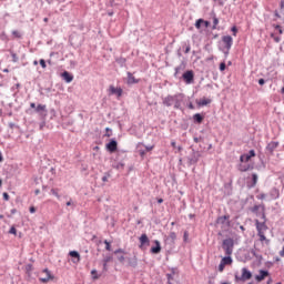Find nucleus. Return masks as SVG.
I'll use <instances>...</instances> for the list:
<instances>
[{
	"instance_id": "62",
	"label": "nucleus",
	"mask_w": 284,
	"mask_h": 284,
	"mask_svg": "<svg viewBox=\"0 0 284 284\" xmlns=\"http://www.w3.org/2000/svg\"><path fill=\"white\" fill-rule=\"evenodd\" d=\"M231 32L233 37H236L239 34V28L236 26L231 27Z\"/></svg>"
},
{
	"instance_id": "33",
	"label": "nucleus",
	"mask_w": 284,
	"mask_h": 284,
	"mask_svg": "<svg viewBox=\"0 0 284 284\" xmlns=\"http://www.w3.org/2000/svg\"><path fill=\"white\" fill-rule=\"evenodd\" d=\"M114 61L118 63V65H120V68H125L128 65V59L123 57H115Z\"/></svg>"
},
{
	"instance_id": "10",
	"label": "nucleus",
	"mask_w": 284,
	"mask_h": 284,
	"mask_svg": "<svg viewBox=\"0 0 284 284\" xmlns=\"http://www.w3.org/2000/svg\"><path fill=\"white\" fill-rule=\"evenodd\" d=\"M183 99H185L184 93H175L174 94V100H173L174 110H180L181 112H184L185 109H183V105H181L183 103Z\"/></svg>"
},
{
	"instance_id": "19",
	"label": "nucleus",
	"mask_w": 284,
	"mask_h": 284,
	"mask_svg": "<svg viewBox=\"0 0 284 284\" xmlns=\"http://www.w3.org/2000/svg\"><path fill=\"white\" fill-rule=\"evenodd\" d=\"M260 274L255 275V281L256 283H262V281H265V278H267V276H270V271L265 270V268H261Z\"/></svg>"
},
{
	"instance_id": "12",
	"label": "nucleus",
	"mask_w": 284,
	"mask_h": 284,
	"mask_svg": "<svg viewBox=\"0 0 284 284\" xmlns=\"http://www.w3.org/2000/svg\"><path fill=\"white\" fill-rule=\"evenodd\" d=\"M109 97H116L118 101L123 97V88L111 84L108 89Z\"/></svg>"
},
{
	"instance_id": "24",
	"label": "nucleus",
	"mask_w": 284,
	"mask_h": 284,
	"mask_svg": "<svg viewBox=\"0 0 284 284\" xmlns=\"http://www.w3.org/2000/svg\"><path fill=\"white\" fill-rule=\"evenodd\" d=\"M162 105H164V108H172V105H174V95L169 94L162 98Z\"/></svg>"
},
{
	"instance_id": "7",
	"label": "nucleus",
	"mask_w": 284,
	"mask_h": 284,
	"mask_svg": "<svg viewBox=\"0 0 284 284\" xmlns=\"http://www.w3.org/2000/svg\"><path fill=\"white\" fill-rule=\"evenodd\" d=\"M222 192L224 196H232L234 194V180L232 178H229V181L223 183Z\"/></svg>"
},
{
	"instance_id": "63",
	"label": "nucleus",
	"mask_w": 284,
	"mask_h": 284,
	"mask_svg": "<svg viewBox=\"0 0 284 284\" xmlns=\"http://www.w3.org/2000/svg\"><path fill=\"white\" fill-rule=\"evenodd\" d=\"M103 136H106V138H110V136H112V129L111 128H105V133H104V135Z\"/></svg>"
},
{
	"instance_id": "21",
	"label": "nucleus",
	"mask_w": 284,
	"mask_h": 284,
	"mask_svg": "<svg viewBox=\"0 0 284 284\" xmlns=\"http://www.w3.org/2000/svg\"><path fill=\"white\" fill-rule=\"evenodd\" d=\"M153 244L154 245L150 248V254H161V250H163V247L161 246V241L154 240Z\"/></svg>"
},
{
	"instance_id": "17",
	"label": "nucleus",
	"mask_w": 284,
	"mask_h": 284,
	"mask_svg": "<svg viewBox=\"0 0 284 284\" xmlns=\"http://www.w3.org/2000/svg\"><path fill=\"white\" fill-rule=\"evenodd\" d=\"M185 68H187V62L185 60H182L180 65L175 67V71H174V79H180L181 77V72H183V70H185Z\"/></svg>"
},
{
	"instance_id": "15",
	"label": "nucleus",
	"mask_w": 284,
	"mask_h": 284,
	"mask_svg": "<svg viewBox=\"0 0 284 284\" xmlns=\"http://www.w3.org/2000/svg\"><path fill=\"white\" fill-rule=\"evenodd\" d=\"M215 225H225L226 227H232V221H230V214L217 216L215 220Z\"/></svg>"
},
{
	"instance_id": "42",
	"label": "nucleus",
	"mask_w": 284,
	"mask_h": 284,
	"mask_svg": "<svg viewBox=\"0 0 284 284\" xmlns=\"http://www.w3.org/2000/svg\"><path fill=\"white\" fill-rule=\"evenodd\" d=\"M164 243L165 245H170V247H174V245H176V242L172 241L168 235L164 236Z\"/></svg>"
},
{
	"instance_id": "30",
	"label": "nucleus",
	"mask_w": 284,
	"mask_h": 284,
	"mask_svg": "<svg viewBox=\"0 0 284 284\" xmlns=\"http://www.w3.org/2000/svg\"><path fill=\"white\" fill-rule=\"evenodd\" d=\"M55 178H57V169H54V166H51L49 169V174H47V179H49V185H52V183H54Z\"/></svg>"
},
{
	"instance_id": "32",
	"label": "nucleus",
	"mask_w": 284,
	"mask_h": 284,
	"mask_svg": "<svg viewBox=\"0 0 284 284\" xmlns=\"http://www.w3.org/2000/svg\"><path fill=\"white\" fill-rule=\"evenodd\" d=\"M270 196L273 201H276L277 199H280L281 197V191L278 190V187L274 186L273 189H271Z\"/></svg>"
},
{
	"instance_id": "41",
	"label": "nucleus",
	"mask_w": 284,
	"mask_h": 284,
	"mask_svg": "<svg viewBox=\"0 0 284 284\" xmlns=\"http://www.w3.org/2000/svg\"><path fill=\"white\" fill-rule=\"evenodd\" d=\"M73 28H75L80 32H83V30H85V24L83 23V21H78L75 24H73Z\"/></svg>"
},
{
	"instance_id": "35",
	"label": "nucleus",
	"mask_w": 284,
	"mask_h": 284,
	"mask_svg": "<svg viewBox=\"0 0 284 284\" xmlns=\"http://www.w3.org/2000/svg\"><path fill=\"white\" fill-rule=\"evenodd\" d=\"M251 254L257 260V265H261V263H263V255L256 253V246H254V248H251Z\"/></svg>"
},
{
	"instance_id": "58",
	"label": "nucleus",
	"mask_w": 284,
	"mask_h": 284,
	"mask_svg": "<svg viewBox=\"0 0 284 284\" xmlns=\"http://www.w3.org/2000/svg\"><path fill=\"white\" fill-rule=\"evenodd\" d=\"M172 281H174V275L166 273V284H172Z\"/></svg>"
},
{
	"instance_id": "37",
	"label": "nucleus",
	"mask_w": 284,
	"mask_h": 284,
	"mask_svg": "<svg viewBox=\"0 0 284 284\" xmlns=\"http://www.w3.org/2000/svg\"><path fill=\"white\" fill-rule=\"evenodd\" d=\"M70 41V44L73 47V48H81V45H83V38H81L79 40V42L74 41V36L70 37L69 39Z\"/></svg>"
},
{
	"instance_id": "18",
	"label": "nucleus",
	"mask_w": 284,
	"mask_h": 284,
	"mask_svg": "<svg viewBox=\"0 0 284 284\" xmlns=\"http://www.w3.org/2000/svg\"><path fill=\"white\" fill-rule=\"evenodd\" d=\"M236 170L239 172H250V170H256V166H254V164L252 163H246V164L239 163L236 164Z\"/></svg>"
},
{
	"instance_id": "45",
	"label": "nucleus",
	"mask_w": 284,
	"mask_h": 284,
	"mask_svg": "<svg viewBox=\"0 0 284 284\" xmlns=\"http://www.w3.org/2000/svg\"><path fill=\"white\" fill-rule=\"evenodd\" d=\"M0 41H4V43H8V41H10V38L8 37V34L6 33V31H2L0 33Z\"/></svg>"
},
{
	"instance_id": "16",
	"label": "nucleus",
	"mask_w": 284,
	"mask_h": 284,
	"mask_svg": "<svg viewBox=\"0 0 284 284\" xmlns=\"http://www.w3.org/2000/svg\"><path fill=\"white\" fill-rule=\"evenodd\" d=\"M43 274H45V277H39L40 283H48L49 281H54V274L50 271V268L45 267L42 270Z\"/></svg>"
},
{
	"instance_id": "57",
	"label": "nucleus",
	"mask_w": 284,
	"mask_h": 284,
	"mask_svg": "<svg viewBox=\"0 0 284 284\" xmlns=\"http://www.w3.org/2000/svg\"><path fill=\"white\" fill-rule=\"evenodd\" d=\"M257 236L260 237V241L263 243L264 241H267V237L265 236V232L257 231Z\"/></svg>"
},
{
	"instance_id": "27",
	"label": "nucleus",
	"mask_w": 284,
	"mask_h": 284,
	"mask_svg": "<svg viewBox=\"0 0 284 284\" xmlns=\"http://www.w3.org/2000/svg\"><path fill=\"white\" fill-rule=\"evenodd\" d=\"M126 77H128V80H126V83L129 85H136V83H141V79H136L132 72H126Z\"/></svg>"
},
{
	"instance_id": "20",
	"label": "nucleus",
	"mask_w": 284,
	"mask_h": 284,
	"mask_svg": "<svg viewBox=\"0 0 284 284\" xmlns=\"http://www.w3.org/2000/svg\"><path fill=\"white\" fill-rule=\"evenodd\" d=\"M257 183H258V174L252 173L251 174V181L246 182L247 190L254 189V186L257 185Z\"/></svg>"
},
{
	"instance_id": "31",
	"label": "nucleus",
	"mask_w": 284,
	"mask_h": 284,
	"mask_svg": "<svg viewBox=\"0 0 284 284\" xmlns=\"http://www.w3.org/2000/svg\"><path fill=\"white\" fill-rule=\"evenodd\" d=\"M181 50H183L184 54H190V51L192 50V44L190 43V40H185L181 42Z\"/></svg>"
},
{
	"instance_id": "43",
	"label": "nucleus",
	"mask_w": 284,
	"mask_h": 284,
	"mask_svg": "<svg viewBox=\"0 0 284 284\" xmlns=\"http://www.w3.org/2000/svg\"><path fill=\"white\" fill-rule=\"evenodd\" d=\"M21 88V83H16L14 85H12L10 88L11 92H13V94H19V89Z\"/></svg>"
},
{
	"instance_id": "64",
	"label": "nucleus",
	"mask_w": 284,
	"mask_h": 284,
	"mask_svg": "<svg viewBox=\"0 0 284 284\" xmlns=\"http://www.w3.org/2000/svg\"><path fill=\"white\" fill-rule=\"evenodd\" d=\"M273 27L277 30L278 34H283V27H281V24H273Z\"/></svg>"
},
{
	"instance_id": "9",
	"label": "nucleus",
	"mask_w": 284,
	"mask_h": 284,
	"mask_svg": "<svg viewBox=\"0 0 284 284\" xmlns=\"http://www.w3.org/2000/svg\"><path fill=\"white\" fill-rule=\"evenodd\" d=\"M222 250L225 254H232L234 252V239L227 237L222 242Z\"/></svg>"
},
{
	"instance_id": "14",
	"label": "nucleus",
	"mask_w": 284,
	"mask_h": 284,
	"mask_svg": "<svg viewBox=\"0 0 284 284\" xmlns=\"http://www.w3.org/2000/svg\"><path fill=\"white\" fill-rule=\"evenodd\" d=\"M118 263H120V265H125V256L128 255V252H125V250L123 248H116L113 252Z\"/></svg>"
},
{
	"instance_id": "48",
	"label": "nucleus",
	"mask_w": 284,
	"mask_h": 284,
	"mask_svg": "<svg viewBox=\"0 0 284 284\" xmlns=\"http://www.w3.org/2000/svg\"><path fill=\"white\" fill-rule=\"evenodd\" d=\"M139 145H143L145 148V152H152V150H154V145H145L143 142H139L136 148H139Z\"/></svg>"
},
{
	"instance_id": "38",
	"label": "nucleus",
	"mask_w": 284,
	"mask_h": 284,
	"mask_svg": "<svg viewBox=\"0 0 284 284\" xmlns=\"http://www.w3.org/2000/svg\"><path fill=\"white\" fill-rule=\"evenodd\" d=\"M221 262L225 265H232V263H234V260L232 258V254H225V256L222 257Z\"/></svg>"
},
{
	"instance_id": "44",
	"label": "nucleus",
	"mask_w": 284,
	"mask_h": 284,
	"mask_svg": "<svg viewBox=\"0 0 284 284\" xmlns=\"http://www.w3.org/2000/svg\"><path fill=\"white\" fill-rule=\"evenodd\" d=\"M113 170H123L125 168L124 162H118L116 164H112Z\"/></svg>"
},
{
	"instance_id": "11",
	"label": "nucleus",
	"mask_w": 284,
	"mask_h": 284,
	"mask_svg": "<svg viewBox=\"0 0 284 284\" xmlns=\"http://www.w3.org/2000/svg\"><path fill=\"white\" fill-rule=\"evenodd\" d=\"M139 250H141L142 252H145V250L150 247V237L148 236L146 233H142L139 236Z\"/></svg>"
},
{
	"instance_id": "61",
	"label": "nucleus",
	"mask_w": 284,
	"mask_h": 284,
	"mask_svg": "<svg viewBox=\"0 0 284 284\" xmlns=\"http://www.w3.org/2000/svg\"><path fill=\"white\" fill-rule=\"evenodd\" d=\"M49 114H50V119H54L57 116V110H54V108L49 110Z\"/></svg>"
},
{
	"instance_id": "34",
	"label": "nucleus",
	"mask_w": 284,
	"mask_h": 284,
	"mask_svg": "<svg viewBox=\"0 0 284 284\" xmlns=\"http://www.w3.org/2000/svg\"><path fill=\"white\" fill-rule=\"evenodd\" d=\"M211 17L213 19L212 30H221V27H219V18L216 17V12L213 11Z\"/></svg>"
},
{
	"instance_id": "28",
	"label": "nucleus",
	"mask_w": 284,
	"mask_h": 284,
	"mask_svg": "<svg viewBox=\"0 0 284 284\" xmlns=\"http://www.w3.org/2000/svg\"><path fill=\"white\" fill-rule=\"evenodd\" d=\"M69 256L72 258V263H81V253L79 251H70Z\"/></svg>"
},
{
	"instance_id": "25",
	"label": "nucleus",
	"mask_w": 284,
	"mask_h": 284,
	"mask_svg": "<svg viewBox=\"0 0 284 284\" xmlns=\"http://www.w3.org/2000/svg\"><path fill=\"white\" fill-rule=\"evenodd\" d=\"M194 125H201L205 121V113H195L192 116Z\"/></svg>"
},
{
	"instance_id": "22",
	"label": "nucleus",
	"mask_w": 284,
	"mask_h": 284,
	"mask_svg": "<svg viewBox=\"0 0 284 284\" xmlns=\"http://www.w3.org/2000/svg\"><path fill=\"white\" fill-rule=\"evenodd\" d=\"M60 77L64 83H72V81H74V74L70 73L69 71L61 72Z\"/></svg>"
},
{
	"instance_id": "29",
	"label": "nucleus",
	"mask_w": 284,
	"mask_h": 284,
	"mask_svg": "<svg viewBox=\"0 0 284 284\" xmlns=\"http://www.w3.org/2000/svg\"><path fill=\"white\" fill-rule=\"evenodd\" d=\"M195 103H196L197 108H205V106L210 105V103H212V99L202 98L200 100H195Z\"/></svg>"
},
{
	"instance_id": "36",
	"label": "nucleus",
	"mask_w": 284,
	"mask_h": 284,
	"mask_svg": "<svg viewBox=\"0 0 284 284\" xmlns=\"http://www.w3.org/2000/svg\"><path fill=\"white\" fill-rule=\"evenodd\" d=\"M250 161H252V158L247 153H243L240 155V163H242V165L248 164Z\"/></svg>"
},
{
	"instance_id": "50",
	"label": "nucleus",
	"mask_w": 284,
	"mask_h": 284,
	"mask_svg": "<svg viewBox=\"0 0 284 284\" xmlns=\"http://www.w3.org/2000/svg\"><path fill=\"white\" fill-rule=\"evenodd\" d=\"M11 34L14 39H23V34H21V32H19L18 30H13Z\"/></svg>"
},
{
	"instance_id": "52",
	"label": "nucleus",
	"mask_w": 284,
	"mask_h": 284,
	"mask_svg": "<svg viewBox=\"0 0 284 284\" xmlns=\"http://www.w3.org/2000/svg\"><path fill=\"white\" fill-rule=\"evenodd\" d=\"M103 243L105 245L106 252H112V242L104 240Z\"/></svg>"
},
{
	"instance_id": "39",
	"label": "nucleus",
	"mask_w": 284,
	"mask_h": 284,
	"mask_svg": "<svg viewBox=\"0 0 284 284\" xmlns=\"http://www.w3.org/2000/svg\"><path fill=\"white\" fill-rule=\"evenodd\" d=\"M266 168H267V162L265 161H262L257 165H255V170H257V172H265Z\"/></svg>"
},
{
	"instance_id": "53",
	"label": "nucleus",
	"mask_w": 284,
	"mask_h": 284,
	"mask_svg": "<svg viewBox=\"0 0 284 284\" xmlns=\"http://www.w3.org/2000/svg\"><path fill=\"white\" fill-rule=\"evenodd\" d=\"M195 28L196 30H201V28H203V18H200L195 21Z\"/></svg>"
},
{
	"instance_id": "23",
	"label": "nucleus",
	"mask_w": 284,
	"mask_h": 284,
	"mask_svg": "<svg viewBox=\"0 0 284 284\" xmlns=\"http://www.w3.org/2000/svg\"><path fill=\"white\" fill-rule=\"evenodd\" d=\"M255 227L257 232H267V221L263 220V222L255 220Z\"/></svg>"
},
{
	"instance_id": "26",
	"label": "nucleus",
	"mask_w": 284,
	"mask_h": 284,
	"mask_svg": "<svg viewBox=\"0 0 284 284\" xmlns=\"http://www.w3.org/2000/svg\"><path fill=\"white\" fill-rule=\"evenodd\" d=\"M280 142L278 141H271L267 143L265 151L268 152V154H274V150H276V148H278Z\"/></svg>"
},
{
	"instance_id": "51",
	"label": "nucleus",
	"mask_w": 284,
	"mask_h": 284,
	"mask_svg": "<svg viewBox=\"0 0 284 284\" xmlns=\"http://www.w3.org/2000/svg\"><path fill=\"white\" fill-rule=\"evenodd\" d=\"M183 243H191L189 231H184V233H183Z\"/></svg>"
},
{
	"instance_id": "54",
	"label": "nucleus",
	"mask_w": 284,
	"mask_h": 284,
	"mask_svg": "<svg viewBox=\"0 0 284 284\" xmlns=\"http://www.w3.org/2000/svg\"><path fill=\"white\" fill-rule=\"evenodd\" d=\"M194 143H205V138L200 135V136H194L193 138Z\"/></svg>"
},
{
	"instance_id": "1",
	"label": "nucleus",
	"mask_w": 284,
	"mask_h": 284,
	"mask_svg": "<svg viewBox=\"0 0 284 284\" xmlns=\"http://www.w3.org/2000/svg\"><path fill=\"white\" fill-rule=\"evenodd\" d=\"M191 153L186 156V165L187 168H192V165H196L201 160V151L194 149V145L190 146Z\"/></svg>"
},
{
	"instance_id": "5",
	"label": "nucleus",
	"mask_w": 284,
	"mask_h": 284,
	"mask_svg": "<svg viewBox=\"0 0 284 284\" xmlns=\"http://www.w3.org/2000/svg\"><path fill=\"white\" fill-rule=\"evenodd\" d=\"M253 274L252 271L247 267L242 268V274L239 275V273H235V283H245V281H250L252 278Z\"/></svg>"
},
{
	"instance_id": "59",
	"label": "nucleus",
	"mask_w": 284,
	"mask_h": 284,
	"mask_svg": "<svg viewBox=\"0 0 284 284\" xmlns=\"http://www.w3.org/2000/svg\"><path fill=\"white\" fill-rule=\"evenodd\" d=\"M220 52H223L224 53V60L227 59V57H230V51L232 49H219Z\"/></svg>"
},
{
	"instance_id": "46",
	"label": "nucleus",
	"mask_w": 284,
	"mask_h": 284,
	"mask_svg": "<svg viewBox=\"0 0 284 284\" xmlns=\"http://www.w3.org/2000/svg\"><path fill=\"white\" fill-rule=\"evenodd\" d=\"M115 6H118L115 0L105 1V8H115Z\"/></svg>"
},
{
	"instance_id": "55",
	"label": "nucleus",
	"mask_w": 284,
	"mask_h": 284,
	"mask_svg": "<svg viewBox=\"0 0 284 284\" xmlns=\"http://www.w3.org/2000/svg\"><path fill=\"white\" fill-rule=\"evenodd\" d=\"M220 72H225L227 70V64L225 63V60H223L219 65Z\"/></svg>"
},
{
	"instance_id": "49",
	"label": "nucleus",
	"mask_w": 284,
	"mask_h": 284,
	"mask_svg": "<svg viewBox=\"0 0 284 284\" xmlns=\"http://www.w3.org/2000/svg\"><path fill=\"white\" fill-rule=\"evenodd\" d=\"M32 270H34V266H33L32 264L29 263V264L26 265V274H27L28 276L31 275Z\"/></svg>"
},
{
	"instance_id": "47",
	"label": "nucleus",
	"mask_w": 284,
	"mask_h": 284,
	"mask_svg": "<svg viewBox=\"0 0 284 284\" xmlns=\"http://www.w3.org/2000/svg\"><path fill=\"white\" fill-rule=\"evenodd\" d=\"M91 275H92L93 281H98V278H101V275H99V271H97V268H93L91 271Z\"/></svg>"
},
{
	"instance_id": "3",
	"label": "nucleus",
	"mask_w": 284,
	"mask_h": 284,
	"mask_svg": "<svg viewBox=\"0 0 284 284\" xmlns=\"http://www.w3.org/2000/svg\"><path fill=\"white\" fill-rule=\"evenodd\" d=\"M250 212H252V214H255L257 219H261L262 221H267V215L265 214V203L255 204L253 207L250 209Z\"/></svg>"
},
{
	"instance_id": "2",
	"label": "nucleus",
	"mask_w": 284,
	"mask_h": 284,
	"mask_svg": "<svg viewBox=\"0 0 284 284\" xmlns=\"http://www.w3.org/2000/svg\"><path fill=\"white\" fill-rule=\"evenodd\" d=\"M36 111H37V114H39L40 121H41L39 124V128L40 130H43L45 128V121L48 119V106L45 104L39 103L37 105Z\"/></svg>"
},
{
	"instance_id": "13",
	"label": "nucleus",
	"mask_w": 284,
	"mask_h": 284,
	"mask_svg": "<svg viewBox=\"0 0 284 284\" xmlns=\"http://www.w3.org/2000/svg\"><path fill=\"white\" fill-rule=\"evenodd\" d=\"M124 267H131L132 270H136L139 267V257H136V254H134L131 257H125V264H123Z\"/></svg>"
},
{
	"instance_id": "60",
	"label": "nucleus",
	"mask_w": 284,
	"mask_h": 284,
	"mask_svg": "<svg viewBox=\"0 0 284 284\" xmlns=\"http://www.w3.org/2000/svg\"><path fill=\"white\" fill-rule=\"evenodd\" d=\"M51 194L53 196H57L58 199H61V195L59 194V189H51Z\"/></svg>"
},
{
	"instance_id": "56",
	"label": "nucleus",
	"mask_w": 284,
	"mask_h": 284,
	"mask_svg": "<svg viewBox=\"0 0 284 284\" xmlns=\"http://www.w3.org/2000/svg\"><path fill=\"white\" fill-rule=\"evenodd\" d=\"M10 54L12 57V62L18 63L19 62V55H17V53L12 50H10Z\"/></svg>"
},
{
	"instance_id": "8",
	"label": "nucleus",
	"mask_w": 284,
	"mask_h": 284,
	"mask_svg": "<svg viewBox=\"0 0 284 284\" xmlns=\"http://www.w3.org/2000/svg\"><path fill=\"white\" fill-rule=\"evenodd\" d=\"M105 150L109 152V154L119 152V141H116V138H111L109 140V142L105 144Z\"/></svg>"
},
{
	"instance_id": "4",
	"label": "nucleus",
	"mask_w": 284,
	"mask_h": 284,
	"mask_svg": "<svg viewBox=\"0 0 284 284\" xmlns=\"http://www.w3.org/2000/svg\"><path fill=\"white\" fill-rule=\"evenodd\" d=\"M232 45H234V38L232 36H223L221 41H219V50H232Z\"/></svg>"
},
{
	"instance_id": "40",
	"label": "nucleus",
	"mask_w": 284,
	"mask_h": 284,
	"mask_svg": "<svg viewBox=\"0 0 284 284\" xmlns=\"http://www.w3.org/2000/svg\"><path fill=\"white\" fill-rule=\"evenodd\" d=\"M125 159H128V155L126 154H121V151H118L116 153H115V158H114V161H116V162H123V161H125Z\"/></svg>"
},
{
	"instance_id": "6",
	"label": "nucleus",
	"mask_w": 284,
	"mask_h": 284,
	"mask_svg": "<svg viewBox=\"0 0 284 284\" xmlns=\"http://www.w3.org/2000/svg\"><path fill=\"white\" fill-rule=\"evenodd\" d=\"M179 79L180 81H183L186 85H192V83H194V70L189 69L184 71Z\"/></svg>"
}]
</instances>
